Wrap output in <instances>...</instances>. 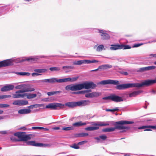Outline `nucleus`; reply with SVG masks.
<instances>
[{"label": "nucleus", "instance_id": "680f3d73", "mask_svg": "<svg viewBox=\"0 0 156 156\" xmlns=\"http://www.w3.org/2000/svg\"><path fill=\"white\" fill-rule=\"evenodd\" d=\"M151 92L152 93H153L154 94H156V91L154 90H152Z\"/></svg>", "mask_w": 156, "mask_h": 156}, {"label": "nucleus", "instance_id": "a18cd8bd", "mask_svg": "<svg viewBox=\"0 0 156 156\" xmlns=\"http://www.w3.org/2000/svg\"><path fill=\"white\" fill-rule=\"evenodd\" d=\"M119 110L118 108H116L113 109H106V111L107 112H115Z\"/></svg>", "mask_w": 156, "mask_h": 156}, {"label": "nucleus", "instance_id": "774afa93", "mask_svg": "<svg viewBox=\"0 0 156 156\" xmlns=\"http://www.w3.org/2000/svg\"><path fill=\"white\" fill-rule=\"evenodd\" d=\"M40 57L41 58H46V56H40Z\"/></svg>", "mask_w": 156, "mask_h": 156}, {"label": "nucleus", "instance_id": "58836bf2", "mask_svg": "<svg viewBox=\"0 0 156 156\" xmlns=\"http://www.w3.org/2000/svg\"><path fill=\"white\" fill-rule=\"evenodd\" d=\"M74 129L73 126L68 127H63L62 128V130H64L68 131L72 130Z\"/></svg>", "mask_w": 156, "mask_h": 156}, {"label": "nucleus", "instance_id": "412c9836", "mask_svg": "<svg viewBox=\"0 0 156 156\" xmlns=\"http://www.w3.org/2000/svg\"><path fill=\"white\" fill-rule=\"evenodd\" d=\"M31 110L28 109H22L18 111V113L21 114H25L30 113Z\"/></svg>", "mask_w": 156, "mask_h": 156}, {"label": "nucleus", "instance_id": "39448f33", "mask_svg": "<svg viewBox=\"0 0 156 156\" xmlns=\"http://www.w3.org/2000/svg\"><path fill=\"white\" fill-rule=\"evenodd\" d=\"M14 135L17 136L19 139H15L14 137H11V139L16 141H27L31 138L30 135L25 134L22 132L16 133H14Z\"/></svg>", "mask_w": 156, "mask_h": 156}, {"label": "nucleus", "instance_id": "b1692460", "mask_svg": "<svg viewBox=\"0 0 156 156\" xmlns=\"http://www.w3.org/2000/svg\"><path fill=\"white\" fill-rule=\"evenodd\" d=\"M112 66L109 64L103 65L99 66L98 67V69H108L111 68Z\"/></svg>", "mask_w": 156, "mask_h": 156}, {"label": "nucleus", "instance_id": "49530a36", "mask_svg": "<svg viewBox=\"0 0 156 156\" xmlns=\"http://www.w3.org/2000/svg\"><path fill=\"white\" fill-rule=\"evenodd\" d=\"M12 104L15 105H18L20 106V100H16L14 101L12 103Z\"/></svg>", "mask_w": 156, "mask_h": 156}, {"label": "nucleus", "instance_id": "0e129e2a", "mask_svg": "<svg viewBox=\"0 0 156 156\" xmlns=\"http://www.w3.org/2000/svg\"><path fill=\"white\" fill-rule=\"evenodd\" d=\"M59 129V127H56L54 128V129Z\"/></svg>", "mask_w": 156, "mask_h": 156}, {"label": "nucleus", "instance_id": "423d86ee", "mask_svg": "<svg viewBox=\"0 0 156 156\" xmlns=\"http://www.w3.org/2000/svg\"><path fill=\"white\" fill-rule=\"evenodd\" d=\"M90 101L88 100H83L77 102H71L66 103L65 104L66 106L70 108H73L76 106H84L90 105Z\"/></svg>", "mask_w": 156, "mask_h": 156}, {"label": "nucleus", "instance_id": "f704fd0d", "mask_svg": "<svg viewBox=\"0 0 156 156\" xmlns=\"http://www.w3.org/2000/svg\"><path fill=\"white\" fill-rule=\"evenodd\" d=\"M60 69V68L58 67H51L49 68V70L51 71H59Z\"/></svg>", "mask_w": 156, "mask_h": 156}, {"label": "nucleus", "instance_id": "0eeeda50", "mask_svg": "<svg viewBox=\"0 0 156 156\" xmlns=\"http://www.w3.org/2000/svg\"><path fill=\"white\" fill-rule=\"evenodd\" d=\"M26 96H27V99H30L36 97L37 95L35 94H14L13 95V97L14 98H20V97L23 98Z\"/></svg>", "mask_w": 156, "mask_h": 156}, {"label": "nucleus", "instance_id": "aec40b11", "mask_svg": "<svg viewBox=\"0 0 156 156\" xmlns=\"http://www.w3.org/2000/svg\"><path fill=\"white\" fill-rule=\"evenodd\" d=\"M156 68L154 66H151L147 67H144L141 68L139 69V71L140 72H144L145 71L150 70L152 69H155Z\"/></svg>", "mask_w": 156, "mask_h": 156}, {"label": "nucleus", "instance_id": "5fc2aeb1", "mask_svg": "<svg viewBox=\"0 0 156 156\" xmlns=\"http://www.w3.org/2000/svg\"><path fill=\"white\" fill-rule=\"evenodd\" d=\"M5 118V116L0 115V121L2 119H3Z\"/></svg>", "mask_w": 156, "mask_h": 156}, {"label": "nucleus", "instance_id": "338daca9", "mask_svg": "<svg viewBox=\"0 0 156 156\" xmlns=\"http://www.w3.org/2000/svg\"><path fill=\"white\" fill-rule=\"evenodd\" d=\"M21 129H23V130H25L26 129V128L25 127H23L21 128Z\"/></svg>", "mask_w": 156, "mask_h": 156}, {"label": "nucleus", "instance_id": "6e6d98bb", "mask_svg": "<svg viewBox=\"0 0 156 156\" xmlns=\"http://www.w3.org/2000/svg\"><path fill=\"white\" fill-rule=\"evenodd\" d=\"M122 74L125 75H126L128 74V73L127 72H123L122 73Z\"/></svg>", "mask_w": 156, "mask_h": 156}, {"label": "nucleus", "instance_id": "2eb2a0df", "mask_svg": "<svg viewBox=\"0 0 156 156\" xmlns=\"http://www.w3.org/2000/svg\"><path fill=\"white\" fill-rule=\"evenodd\" d=\"M99 32L101 34V39L103 40H107L109 39L110 37L107 33L104 32V31L101 30H99Z\"/></svg>", "mask_w": 156, "mask_h": 156}, {"label": "nucleus", "instance_id": "f8f14e48", "mask_svg": "<svg viewBox=\"0 0 156 156\" xmlns=\"http://www.w3.org/2000/svg\"><path fill=\"white\" fill-rule=\"evenodd\" d=\"M64 105L59 103H51L48 104L46 106V108H50L52 110L57 109V107L64 106Z\"/></svg>", "mask_w": 156, "mask_h": 156}, {"label": "nucleus", "instance_id": "4d7b16f0", "mask_svg": "<svg viewBox=\"0 0 156 156\" xmlns=\"http://www.w3.org/2000/svg\"><path fill=\"white\" fill-rule=\"evenodd\" d=\"M94 139L98 140H100V137H95L94 138Z\"/></svg>", "mask_w": 156, "mask_h": 156}, {"label": "nucleus", "instance_id": "e2e57ef3", "mask_svg": "<svg viewBox=\"0 0 156 156\" xmlns=\"http://www.w3.org/2000/svg\"><path fill=\"white\" fill-rule=\"evenodd\" d=\"M3 113V111L2 110H0V115L2 114Z\"/></svg>", "mask_w": 156, "mask_h": 156}, {"label": "nucleus", "instance_id": "603ef678", "mask_svg": "<svg viewBox=\"0 0 156 156\" xmlns=\"http://www.w3.org/2000/svg\"><path fill=\"white\" fill-rule=\"evenodd\" d=\"M36 105H31L30 106H29L28 107V108L29 109L30 108H35V106Z\"/></svg>", "mask_w": 156, "mask_h": 156}, {"label": "nucleus", "instance_id": "13d9d810", "mask_svg": "<svg viewBox=\"0 0 156 156\" xmlns=\"http://www.w3.org/2000/svg\"><path fill=\"white\" fill-rule=\"evenodd\" d=\"M38 127H32V128L33 129H38Z\"/></svg>", "mask_w": 156, "mask_h": 156}, {"label": "nucleus", "instance_id": "72a5a7b5", "mask_svg": "<svg viewBox=\"0 0 156 156\" xmlns=\"http://www.w3.org/2000/svg\"><path fill=\"white\" fill-rule=\"evenodd\" d=\"M28 104V101L27 100H20V106H23L27 105Z\"/></svg>", "mask_w": 156, "mask_h": 156}, {"label": "nucleus", "instance_id": "c756f323", "mask_svg": "<svg viewBox=\"0 0 156 156\" xmlns=\"http://www.w3.org/2000/svg\"><path fill=\"white\" fill-rule=\"evenodd\" d=\"M37 59L34 58H28L26 59H23L22 62H24L25 61H28L31 62H34L36 61Z\"/></svg>", "mask_w": 156, "mask_h": 156}, {"label": "nucleus", "instance_id": "4be33fe9", "mask_svg": "<svg viewBox=\"0 0 156 156\" xmlns=\"http://www.w3.org/2000/svg\"><path fill=\"white\" fill-rule=\"evenodd\" d=\"M87 124V123L86 122H83L82 121H80L73 123V126L74 127H78L85 125Z\"/></svg>", "mask_w": 156, "mask_h": 156}, {"label": "nucleus", "instance_id": "7c9ffc66", "mask_svg": "<svg viewBox=\"0 0 156 156\" xmlns=\"http://www.w3.org/2000/svg\"><path fill=\"white\" fill-rule=\"evenodd\" d=\"M91 90H84L76 92H74L73 94H84L85 93L91 92Z\"/></svg>", "mask_w": 156, "mask_h": 156}, {"label": "nucleus", "instance_id": "a878e982", "mask_svg": "<svg viewBox=\"0 0 156 156\" xmlns=\"http://www.w3.org/2000/svg\"><path fill=\"white\" fill-rule=\"evenodd\" d=\"M111 47L110 48V49L111 50H115L118 49H121V45H111Z\"/></svg>", "mask_w": 156, "mask_h": 156}, {"label": "nucleus", "instance_id": "bb28decb", "mask_svg": "<svg viewBox=\"0 0 156 156\" xmlns=\"http://www.w3.org/2000/svg\"><path fill=\"white\" fill-rule=\"evenodd\" d=\"M73 66H65L62 67V69L66 70V73L70 71V69H73Z\"/></svg>", "mask_w": 156, "mask_h": 156}, {"label": "nucleus", "instance_id": "cd10ccee", "mask_svg": "<svg viewBox=\"0 0 156 156\" xmlns=\"http://www.w3.org/2000/svg\"><path fill=\"white\" fill-rule=\"evenodd\" d=\"M41 82L49 83H55V79H48L41 80Z\"/></svg>", "mask_w": 156, "mask_h": 156}, {"label": "nucleus", "instance_id": "393cba45", "mask_svg": "<svg viewBox=\"0 0 156 156\" xmlns=\"http://www.w3.org/2000/svg\"><path fill=\"white\" fill-rule=\"evenodd\" d=\"M142 92V91L141 90H137L136 91H133V92L130 93L129 95V97H135L136 96L140 94Z\"/></svg>", "mask_w": 156, "mask_h": 156}, {"label": "nucleus", "instance_id": "bf43d9fd", "mask_svg": "<svg viewBox=\"0 0 156 156\" xmlns=\"http://www.w3.org/2000/svg\"><path fill=\"white\" fill-rule=\"evenodd\" d=\"M99 69H98V68L96 69H94V70H91V72L96 71H97Z\"/></svg>", "mask_w": 156, "mask_h": 156}, {"label": "nucleus", "instance_id": "4468645a", "mask_svg": "<svg viewBox=\"0 0 156 156\" xmlns=\"http://www.w3.org/2000/svg\"><path fill=\"white\" fill-rule=\"evenodd\" d=\"M85 93V97L87 98L97 97L99 96L101 94L100 93L96 92L89 93Z\"/></svg>", "mask_w": 156, "mask_h": 156}, {"label": "nucleus", "instance_id": "20e7f679", "mask_svg": "<svg viewBox=\"0 0 156 156\" xmlns=\"http://www.w3.org/2000/svg\"><path fill=\"white\" fill-rule=\"evenodd\" d=\"M14 135L17 136L19 139H15L14 137H11V139L16 141H27L31 138L30 135L25 134L22 132L16 133H14Z\"/></svg>", "mask_w": 156, "mask_h": 156}, {"label": "nucleus", "instance_id": "9b49d317", "mask_svg": "<svg viewBox=\"0 0 156 156\" xmlns=\"http://www.w3.org/2000/svg\"><path fill=\"white\" fill-rule=\"evenodd\" d=\"M134 129L135 131H137L138 132H139L138 130V129H146L144 130V131H152V130L150 129H156V126H144L138 127H134Z\"/></svg>", "mask_w": 156, "mask_h": 156}, {"label": "nucleus", "instance_id": "9d476101", "mask_svg": "<svg viewBox=\"0 0 156 156\" xmlns=\"http://www.w3.org/2000/svg\"><path fill=\"white\" fill-rule=\"evenodd\" d=\"M119 82L117 80H104L97 83V84L106 85L108 84H112L116 85L118 84Z\"/></svg>", "mask_w": 156, "mask_h": 156}, {"label": "nucleus", "instance_id": "dca6fc26", "mask_svg": "<svg viewBox=\"0 0 156 156\" xmlns=\"http://www.w3.org/2000/svg\"><path fill=\"white\" fill-rule=\"evenodd\" d=\"M34 71L36 73H32V76L41 75V74L39 73H45L47 71V70L45 69H34Z\"/></svg>", "mask_w": 156, "mask_h": 156}, {"label": "nucleus", "instance_id": "e433bc0d", "mask_svg": "<svg viewBox=\"0 0 156 156\" xmlns=\"http://www.w3.org/2000/svg\"><path fill=\"white\" fill-rule=\"evenodd\" d=\"M121 49L123 48L124 49H129L131 48V47L129 45H121Z\"/></svg>", "mask_w": 156, "mask_h": 156}, {"label": "nucleus", "instance_id": "7ed1b4c3", "mask_svg": "<svg viewBox=\"0 0 156 156\" xmlns=\"http://www.w3.org/2000/svg\"><path fill=\"white\" fill-rule=\"evenodd\" d=\"M133 123L134 122L132 121L124 120L119 121L115 122V124H113L115 126V127L104 129H102V131L103 132H109L114 131L116 129L121 130L126 129H130V127L123 126L126 124H133Z\"/></svg>", "mask_w": 156, "mask_h": 156}, {"label": "nucleus", "instance_id": "a211bd4d", "mask_svg": "<svg viewBox=\"0 0 156 156\" xmlns=\"http://www.w3.org/2000/svg\"><path fill=\"white\" fill-rule=\"evenodd\" d=\"M14 86L12 85H7L3 87L1 89L2 92H5L12 90L14 88Z\"/></svg>", "mask_w": 156, "mask_h": 156}, {"label": "nucleus", "instance_id": "052dcab7", "mask_svg": "<svg viewBox=\"0 0 156 156\" xmlns=\"http://www.w3.org/2000/svg\"><path fill=\"white\" fill-rule=\"evenodd\" d=\"M2 134H5L6 133V131H2Z\"/></svg>", "mask_w": 156, "mask_h": 156}, {"label": "nucleus", "instance_id": "ea45409f", "mask_svg": "<svg viewBox=\"0 0 156 156\" xmlns=\"http://www.w3.org/2000/svg\"><path fill=\"white\" fill-rule=\"evenodd\" d=\"M78 145L76 143L73 144L72 145L70 146L71 147L75 149H79L80 148V147L78 146Z\"/></svg>", "mask_w": 156, "mask_h": 156}, {"label": "nucleus", "instance_id": "1a4fd4ad", "mask_svg": "<svg viewBox=\"0 0 156 156\" xmlns=\"http://www.w3.org/2000/svg\"><path fill=\"white\" fill-rule=\"evenodd\" d=\"M94 125L97 126H90L87 127L85 128V129L87 131H93L97 130L99 129V127L98 126H109L108 123H105L103 122H101L99 123L94 124Z\"/></svg>", "mask_w": 156, "mask_h": 156}, {"label": "nucleus", "instance_id": "f03ea898", "mask_svg": "<svg viewBox=\"0 0 156 156\" xmlns=\"http://www.w3.org/2000/svg\"><path fill=\"white\" fill-rule=\"evenodd\" d=\"M97 87L96 84L93 82H85L80 84H70L66 86L65 89L68 91H75L81 90L83 89H94Z\"/></svg>", "mask_w": 156, "mask_h": 156}, {"label": "nucleus", "instance_id": "864d4df0", "mask_svg": "<svg viewBox=\"0 0 156 156\" xmlns=\"http://www.w3.org/2000/svg\"><path fill=\"white\" fill-rule=\"evenodd\" d=\"M38 129H44V130H48V129H47L46 128H43L42 127H38Z\"/></svg>", "mask_w": 156, "mask_h": 156}, {"label": "nucleus", "instance_id": "69168bd1", "mask_svg": "<svg viewBox=\"0 0 156 156\" xmlns=\"http://www.w3.org/2000/svg\"><path fill=\"white\" fill-rule=\"evenodd\" d=\"M151 55H153V57H156V55L155 54L150 55V56Z\"/></svg>", "mask_w": 156, "mask_h": 156}, {"label": "nucleus", "instance_id": "c03bdc74", "mask_svg": "<svg viewBox=\"0 0 156 156\" xmlns=\"http://www.w3.org/2000/svg\"><path fill=\"white\" fill-rule=\"evenodd\" d=\"M98 62V61L95 60H86V63L87 64H90L91 63H96Z\"/></svg>", "mask_w": 156, "mask_h": 156}, {"label": "nucleus", "instance_id": "09e8293b", "mask_svg": "<svg viewBox=\"0 0 156 156\" xmlns=\"http://www.w3.org/2000/svg\"><path fill=\"white\" fill-rule=\"evenodd\" d=\"M87 142V141H81V142H79V143H78V145H82L84 144H85Z\"/></svg>", "mask_w": 156, "mask_h": 156}, {"label": "nucleus", "instance_id": "473e14b6", "mask_svg": "<svg viewBox=\"0 0 156 156\" xmlns=\"http://www.w3.org/2000/svg\"><path fill=\"white\" fill-rule=\"evenodd\" d=\"M61 92V91H51L48 92L47 94L48 96H50L55 94L59 93Z\"/></svg>", "mask_w": 156, "mask_h": 156}, {"label": "nucleus", "instance_id": "4c0bfd02", "mask_svg": "<svg viewBox=\"0 0 156 156\" xmlns=\"http://www.w3.org/2000/svg\"><path fill=\"white\" fill-rule=\"evenodd\" d=\"M104 46L103 45L101 44L98 46L96 49L97 51H101L104 48Z\"/></svg>", "mask_w": 156, "mask_h": 156}, {"label": "nucleus", "instance_id": "37998d69", "mask_svg": "<svg viewBox=\"0 0 156 156\" xmlns=\"http://www.w3.org/2000/svg\"><path fill=\"white\" fill-rule=\"evenodd\" d=\"M11 97V95H3L0 96V99H3L7 98H9Z\"/></svg>", "mask_w": 156, "mask_h": 156}, {"label": "nucleus", "instance_id": "f3484780", "mask_svg": "<svg viewBox=\"0 0 156 156\" xmlns=\"http://www.w3.org/2000/svg\"><path fill=\"white\" fill-rule=\"evenodd\" d=\"M77 79H60L58 80H56L55 79V82L63 83L67 82H73L76 81Z\"/></svg>", "mask_w": 156, "mask_h": 156}, {"label": "nucleus", "instance_id": "ddd939ff", "mask_svg": "<svg viewBox=\"0 0 156 156\" xmlns=\"http://www.w3.org/2000/svg\"><path fill=\"white\" fill-rule=\"evenodd\" d=\"M13 64L12 61L9 59L0 62V68L9 66Z\"/></svg>", "mask_w": 156, "mask_h": 156}, {"label": "nucleus", "instance_id": "f257e3e1", "mask_svg": "<svg viewBox=\"0 0 156 156\" xmlns=\"http://www.w3.org/2000/svg\"><path fill=\"white\" fill-rule=\"evenodd\" d=\"M155 83H156V79L146 80L142 81L140 83H127L117 85L116 87V88L118 90H122L129 88L148 87Z\"/></svg>", "mask_w": 156, "mask_h": 156}, {"label": "nucleus", "instance_id": "2f4dec72", "mask_svg": "<svg viewBox=\"0 0 156 156\" xmlns=\"http://www.w3.org/2000/svg\"><path fill=\"white\" fill-rule=\"evenodd\" d=\"M51 144H44L41 143H39L38 147H50L51 146Z\"/></svg>", "mask_w": 156, "mask_h": 156}, {"label": "nucleus", "instance_id": "79ce46f5", "mask_svg": "<svg viewBox=\"0 0 156 156\" xmlns=\"http://www.w3.org/2000/svg\"><path fill=\"white\" fill-rule=\"evenodd\" d=\"M26 85H20L17 86L15 87V88L16 89H21L23 88H23L25 87Z\"/></svg>", "mask_w": 156, "mask_h": 156}, {"label": "nucleus", "instance_id": "6ab92c4d", "mask_svg": "<svg viewBox=\"0 0 156 156\" xmlns=\"http://www.w3.org/2000/svg\"><path fill=\"white\" fill-rule=\"evenodd\" d=\"M35 90V89L32 87H24L23 89L16 91V94L28 91H32Z\"/></svg>", "mask_w": 156, "mask_h": 156}, {"label": "nucleus", "instance_id": "5701e85b", "mask_svg": "<svg viewBox=\"0 0 156 156\" xmlns=\"http://www.w3.org/2000/svg\"><path fill=\"white\" fill-rule=\"evenodd\" d=\"M39 143H36L35 141H28L26 142L25 144V145H31L38 147Z\"/></svg>", "mask_w": 156, "mask_h": 156}, {"label": "nucleus", "instance_id": "8fccbe9b", "mask_svg": "<svg viewBox=\"0 0 156 156\" xmlns=\"http://www.w3.org/2000/svg\"><path fill=\"white\" fill-rule=\"evenodd\" d=\"M99 137L100 139H102L103 140H106L107 138V136L105 135H104L100 136H99Z\"/></svg>", "mask_w": 156, "mask_h": 156}, {"label": "nucleus", "instance_id": "de8ad7c7", "mask_svg": "<svg viewBox=\"0 0 156 156\" xmlns=\"http://www.w3.org/2000/svg\"><path fill=\"white\" fill-rule=\"evenodd\" d=\"M88 135V134L87 133H82L79 134V136L80 137H85Z\"/></svg>", "mask_w": 156, "mask_h": 156}, {"label": "nucleus", "instance_id": "a19ab883", "mask_svg": "<svg viewBox=\"0 0 156 156\" xmlns=\"http://www.w3.org/2000/svg\"><path fill=\"white\" fill-rule=\"evenodd\" d=\"M9 106V105L8 104H0V108H7Z\"/></svg>", "mask_w": 156, "mask_h": 156}, {"label": "nucleus", "instance_id": "c85d7f7f", "mask_svg": "<svg viewBox=\"0 0 156 156\" xmlns=\"http://www.w3.org/2000/svg\"><path fill=\"white\" fill-rule=\"evenodd\" d=\"M73 63L75 65H80L83 63H86V60L75 61Z\"/></svg>", "mask_w": 156, "mask_h": 156}, {"label": "nucleus", "instance_id": "c9c22d12", "mask_svg": "<svg viewBox=\"0 0 156 156\" xmlns=\"http://www.w3.org/2000/svg\"><path fill=\"white\" fill-rule=\"evenodd\" d=\"M16 73L17 75H27L29 76L30 74V73L28 72H16Z\"/></svg>", "mask_w": 156, "mask_h": 156}, {"label": "nucleus", "instance_id": "3c124183", "mask_svg": "<svg viewBox=\"0 0 156 156\" xmlns=\"http://www.w3.org/2000/svg\"><path fill=\"white\" fill-rule=\"evenodd\" d=\"M143 44H137L134 45L133 47H138Z\"/></svg>", "mask_w": 156, "mask_h": 156}, {"label": "nucleus", "instance_id": "6e6552de", "mask_svg": "<svg viewBox=\"0 0 156 156\" xmlns=\"http://www.w3.org/2000/svg\"><path fill=\"white\" fill-rule=\"evenodd\" d=\"M103 100H111L115 102H120L123 101L121 97L117 95H112L104 97L102 98Z\"/></svg>", "mask_w": 156, "mask_h": 156}]
</instances>
